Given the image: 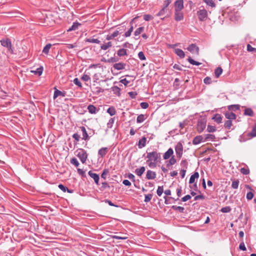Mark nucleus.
<instances>
[{
    "mask_svg": "<svg viewBox=\"0 0 256 256\" xmlns=\"http://www.w3.org/2000/svg\"><path fill=\"white\" fill-rule=\"evenodd\" d=\"M212 119L214 120L218 124L221 123L222 121V118L220 114H216Z\"/></svg>",
    "mask_w": 256,
    "mask_h": 256,
    "instance_id": "26",
    "label": "nucleus"
},
{
    "mask_svg": "<svg viewBox=\"0 0 256 256\" xmlns=\"http://www.w3.org/2000/svg\"><path fill=\"white\" fill-rule=\"evenodd\" d=\"M184 8L183 0H176L174 2V10L181 11Z\"/></svg>",
    "mask_w": 256,
    "mask_h": 256,
    "instance_id": "5",
    "label": "nucleus"
},
{
    "mask_svg": "<svg viewBox=\"0 0 256 256\" xmlns=\"http://www.w3.org/2000/svg\"><path fill=\"white\" fill-rule=\"evenodd\" d=\"M144 19L146 21H149L152 19V16L150 14H145L144 16Z\"/></svg>",
    "mask_w": 256,
    "mask_h": 256,
    "instance_id": "59",
    "label": "nucleus"
},
{
    "mask_svg": "<svg viewBox=\"0 0 256 256\" xmlns=\"http://www.w3.org/2000/svg\"><path fill=\"white\" fill-rule=\"evenodd\" d=\"M184 19V14L181 11L174 10V20L179 22Z\"/></svg>",
    "mask_w": 256,
    "mask_h": 256,
    "instance_id": "8",
    "label": "nucleus"
},
{
    "mask_svg": "<svg viewBox=\"0 0 256 256\" xmlns=\"http://www.w3.org/2000/svg\"><path fill=\"white\" fill-rule=\"evenodd\" d=\"M114 94L116 96H120V88L116 86H114L111 88Z\"/></svg>",
    "mask_w": 256,
    "mask_h": 256,
    "instance_id": "23",
    "label": "nucleus"
},
{
    "mask_svg": "<svg viewBox=\"0 0 256 256\" xmlns=\"http://www.w3.org/2000/svg\"><path fill=\"white\" fill-rule=\"evenodd\" d=\"M163 192H164L163 186H158V188L157 191H156L157 194L160 196H162Z\"/></svg>",
    "mask_w": 256,
    "mask_h": 256,
    "instance_id": "49",
    "label": "nucleus"
},
{
    "mask_svg": "<svg viewBox=\"0 0 256 256\" xmlns=\"http://www.w3.org/2000/svg\"><path fill=\"white\" fill-rule=\"evenodd\" d=\"M172 209L178 210L180 212H184V208L180 206H172Z\"/></svg>",
    "mask_w": 256,
    "mask_h": 256,
    "instance_id": "42",
    "label": "nucleus"
},
{
    "mask_svg": "<svg viewBox=\"0 0 256 256\" xmlns=\"http://www.w3.org/2000/svg\"><path fill=\"white\" fill-rule=\"evenodd\" d=\"M108 148H102L99 150L98 152V155L102 157L104 156L107 152Z\"/></svg>",
    "mask_w": 256,
    "mask_h": 256,
    "instance_id": "29",
    "label": "nucleus"
},
{
    "mask_svg": "<svg viewBox=\"0 0 256 256\" xmlns=\"http://www.w3.org/2000/svg\"><path fill=\"white\" fill-rule=\"evenodd\" d=\"M188 62L192 64L194 66H200L202 64L200 62H196L193 59H192L190 57H189L188 59Z\"/></svg>",
    "mask_w": 256,
    "mask_h": 256,
    "instance_id": "36",
    "label": "nucleus"
},
{
    "mask_svg": "<svg viewBox=\"0 0 256 256\" xmlns=\"http://www.w3.org/2000/svg\"><path fill=\"white\" fill-rule=\"evenodd\" d=\"M174 150L172 148H170L164 154L163 158L164 160H168L173 156Z\"/></svg>",
    "mask_w": 256,
    "mask_h": 256,
    "instance_id": "9",
    "label": "nucleus"
},
{
    "mask_svg": "<svg viewBox=\"0 0 256 256\" xmlns=\"http://www.w3.org/2000/svg\"><path fill=\"white\" fill-rule=\"evenodd\" d=\"M88 112L92 114H96V108L94 105H89L88 107Z\"/></svg>",
    "mask_w": 256,
    "mask_h": 256,
    "instance_id": "31",
    "label": "nucleus"
},
{
    "mask_svg": "<svg viewBox=\"0 0 256 256\" xmlns=\"http://www.w3.org/2000/svg\"><path fill=\"white\" fill-rule=\"evenodd\" d=\"M204 83L206 84H210L212 82L211 78L210 77H206L204 80Z\"/></svg>",
    "mask_w": 256,
    "mask_h": 256,
    "instance_id": "62",
    "label": "nucleus"
},
{
    "mask_svg": "<svg viewBox=\"0 0 256 256\" xmlns=\"http://www.w3.org/2000/svg\"><path fill=\"white\" fill-rule=\"evenodd\" d=\"M202 142H204V136H196L192 140V144L194 145L198 144Z\"/></svg>",
    "mask_w": 256,
    "mask_h": 256,
    "instance_id": "10",
    "label": "nucleus"
},
{
    "mask_svg": "<svg viewBox=\"0 0 256 256\" xmlns=\"http://www.w3.org/2000/svg\"><path fill=\"white\" fill-rule=\"evenodd\" d=\"M226 118L228 120H234L236 118V115L232 112H226L225 113Z\"/></svg>",
    "mask_w": 256,
    "mask_h": 256,
    "instance_id": "18",
    "label": "nucleus"
},
{
    "mask_svg": "<svg viewBox=\"0 0 256 256\" xmlns=\"http://www.w3.org/2000/svg\"><path fill=\"white\" fill-rule=\"evenodd\" d=\"M166 10L167 8L164 6L163 8L158 13L156 16H162L165 14Z\"/></svg>",
    "mask_w": 256,
    "mask_h": 256,
    "instance_id": "45",
    "label": "nucleus"
},
{
    "mask_svg": "<svg viewBox=\"0 0 256 256\" xmlns=\"http://www.w3.org/2000/svg\"><path fill=\"white\" fill-rule=\"evenodd\" d=\"M112 46V42H110L101 45L100 48L102 50H106Z\"/></svg>",
    "mask_w": 256,
    "mask_h": 256,
    "instance_id": "25",
    "label": "nucleus"
},
{
    "mask_svg": "<svg viewBox=\"0 0 256 256\" xmlns=\"http://www.w3.org/2000/svg\"><path fill=\"white\" fill-rule=\"evenodd\" d=\"M244 114L249 116H252L253 115V111L250 108H247L244 110Z\"/></svg>",
    "mask_w": 256,
    "mask_h": 256,
    "instance_id": "44",
    "label": "nucleus"
},
{
    "mask_svg": "<svg viewBox=\"0 0 256 256\" xmlns=\"http://www.w3.org/2000/svg\"><path fill=\"white\" fill-rule=\"evenodd\" d=\"M252 137L256 136V124L252 128V132L249 134Z\"/></svg>",
    "mask_w": 256,
    "mask_h": 256,
    "instance_id": "52",
    "label": "nucleus"
},
{
    "mask_svg": "<svg viewBox=\"0 0 256 256\" xmlns=\"http://www.w3.org/2000/svg\"><path fill=\"white\" fill-rule=\"evenodd\" d=\"M176 162V160L174 156L170 158V160L168 162L166 166L168 167L170 166L174 165Z\"/></svg>",
    "mask_w": 256,
    "mask_h": 256,
    "instance_id": "28",
    "label": "nucleus"
},
{
    "mask_svg": "<svg viewBox=\"0 0 256 256\" xmlns=\"http://www.w3.org/2000/svg\"><path fill=\"white\" fill-rule=\"evenodd\" d=\"M187 50L192 54H198L199 48L195 44H190Z\"/></svg>",
    "mask_w": 256,
    "mask_h": 256,
    "instance_id": "6",
    "label": "nucleus"
},
{
    "mask_svg": "<svg viewBox=\"0 0 256 256\" xmlns=\"http://www.w3.org/2000/svg\"><path fill=\"white\" fill-rule=\"evenodd\" d=\"M203 1L206 4L207 6L212 8H215L216 4L213 0H203Z\"/></svg>",
    "mask_w": 256,
    "mask_h": 256,
    "instance_id": "32",
    "label": "nucleus"
},
{
    "mask_svg": "<svg viewBox=\"0 0 256 256\" xmlns=\"http://www.w3.org/2000/svg\"><path fill=\"white\" fill-rule=\"evenodd\" d=\"M65 94L64 92L57 90L55 88V90L54 94V99H56L58 96H64Z\"/></svg>",
    "mask_w": 256,
    "mask_h": 256,
    "instance_id": "19",
    "label": "nucleus"
},
{
    "mask_svg": "<svg viewBox=\"0 0 256 256\" xmlns=\"http://www.w3.org/2000/svg\"><path fill=\"white\" fill-rule=\"evenodd\" d=\"M128 94L132 98H134L137 95V93L136 92H128Z\"/></svg>",
    "mask_w": 256,
    "mask_h": 256,
    "instance_id": "58",
    "label": "nucleus"
},
{
    "mask_svg": "<svg viewBox=\"0 0 256 256\" xmlns=\"http://www.w3.org/2000/svg\"><path fill=\"white\" fill-rule=\"evenodd\" d=\"M107 112L112 116L116 114V110L114 107H110L107 110Z\"/></svg>",
    "mask_w": 256,
    "mask_h": 256,
    "instance_id": "41",
    "label": "nucleus"
},
{
    "mask_svg": "<svg viewBox=\"0 0 256 256\" xmlns=\"http://www.w3.org/2000/svg\"><path fill=\"white\" fill-rule=\"evenodd\" d=\"M146 119L144 115L141 114L139 115L136 118V122L138 123L142 122Z\"/></svg>",
    "mask_w": 256,
    "mask_h": 256,
    "instance_id": "37",
    "label": "nucleus"
},
{
    "mask_svg": "<svg viewBox=\"0 0 256 256\" xmlns=\"http://www.w3.org/2000/svg\"><path fill=\"white\" fill-rule=\"evenodd\" d=\"M216 137L214 135L212 134H206L204 136V142H206L209 140H214Z\"/></svg>",
    "mask_w": 256,
    "mask_h": 256,
    "instance_id": "16",
    "label": "nucleus"
},
{
    "mask_svg": "<svg viewBox=\"0 0 256 256\" xmlns=\"http://www.w3.org/2000/svg\"><path fill=\"white\" fill-rule=\"evenodd\" d=\"M86 42L90 43L100 44V42L97 38H89L86 40Z\"/></svg>",
    "mask_w": 256,
    "mask_h": 256,
    "instance_id": "34",
    "label": "nucleus"
},
{
    "mask_svg": "<svg viewBox=\"0 0 256 256\" xmlns=\"http://www.w3.org/2000/svg\"><path fill=\"white\" fill-rule=\"evenodd\" d=\"M0 42L3 46L7 48L9 50L12 52V44L10 40H1Z\"/></svg>",
    "mask_w": 256,
    "mask_h": 256,
    "instance_id": "7",
    "label": "nucleus"
},
{
    "mask_svg": "<svg viewBox=\"0 0 256 256\" xmlns=\"http://www.w3.org/2000/svg\"><path fill=\"white\" fill-rule=\"evenodd\" d=\"M240 171L242 174H245V175H246V174H248L249 172H250V171H249L248 169L246 168H241Z\"/></svg>",
    "mask_w": 256,
    "mask_h": 256,
    "instance_id": "56",
    "label": "nucleus"
},
{
    "mask_svg": "<svg viewBox=\"0 0 256 256\" xmlns=\"http://www.w3.org/2000/svg\"><path fill=\"white\" fill-rule=\"evenodd\" d=\"M81 79L83 81L88 82V81L90 79V76L88 74H86L85 73H84L83 74V75L82 76L81 78Z\"/></svg>",
    "mask_w": 256,
    "mask_h": 256,
    "instance_id": "48",
    "label": "nucleus"
},
{
    "mask_svg": "<svg viewBox=\"0 0 256 256\" xmlns=\"http://www.w3.org/2000/svg\"><path fill=\"white\" fill-rule=\"evenodd\" d=\"M184 147L181 142L177 143L175 146V152L177 157L180 159L183 154Z\"/></svg>",
    "mask_w": 256,
    "mask_h": 256,
    "instance_id": "4",
    "label": "nucleus"
},
{
    "mask_svg": "<svg viewBox=\"0 0 256 256\" xmlns=\"http://www.w3.org/2000/svg\"><path fill=\"white\" fill-rule=\"evenodd\" d=\"M88 174L94 180V182L97 184H98L100 178L98 174L96 173H94L92 171H89Z\"/></svg>",
    "mask_w": 256,
    "mask_h": 256,
    "instance_id": "11",
    "label": "nucleus"
},
{
    "mask_svg": "<svg viewBox=\"0 0 256 256\" xmlns=\"http://www.w3.org/2000/svg\"><path fill=\"white\" fill-rule=\"evenodd\" d=\"M174 52L180 58H183L185 56V54L184 51L180 48H176L174 50Z\"/></svg>",
    "mask_w": 256,
    "mask_h": 256,
    "instance_id": "17",
    "label": "nucleus"
},
{
    "mask_svg": "<svg viewBox=\"0 0 256 256\" xmlns=\"http://www.w3.org/2000/svg\"><path fill=\"white\" fill-rule=\"evenodd\" d=\"M117 54L119 56H122L127 55V50L121 48L118 50Z\"/></svg>",
    "mask_w": 256,
    "mask_h": 256,
    "instance_id": "27",
    "label": "nucleus"
},
{
    "mask_svg": "<svg viewBox=\"0 0 256 256\" xmlns=\"http://www.w3.org/2000/svg\"><path fill=\"white\" fill-rule=\"evenodd\" d=\"M222 72V69L220 67L217 68L214 70V74L218 78Z\"/></svg>",
    "mask_w": 256,
    "mask_h": 256,
    "instance_id": "30",
    "label": "nucleus"
},
{
    "mask_svg": "<svg viewBox=\"0 0 256 256\" xmlns=\"http://www.w3.org/2000/svg\"><path fill=\"white\" fill-rule=\"evenodd\" d=\"M73 82H74V83L76 85L78 86L79 88L82 87V83L80 82V80H78V78H74Z\"/></svg>",
    "mask_w": 256,
    "mask_h": 256,
    "instance_id": "50",
    "label": "nucleus"
},
{
    "mask_svg": "<svg viewBox=\"0 0 256 256\" xmlns=\"http://www.w3.org/2000/svg\"><path fill=\"white\" fill-rule=\"evenodd\" d=\"M230 211V208L228 206L223 208L221 210V212H228Z\"/></svg>",
    "mask_w": 256,
    "mask_h": 256,
    "instance_id": "61",
    "label": "nucleus"
},
{
    "mask_svg": "<svg viewBox=\"0 0 256 256\" xmlns=\"http://www.w3.org/2000/svg\"><path fill=\"white\" fill-rule=\"evenodd\" d=\"M133 30H134V27L132 25L130 26V28L128 29V30L124 33V36L126 38L130 36Z\"/></svg>",
    "mask_w": 256,
    "mask_h": 256,
    "instance_id": "39",
    "label": "nucleus"
},
{
    "mask_svg": "<svg viewBox=\"0 0 256 256\" xmlns=\"http://www.w3.org/2000/svg\"><path fill=\"white\" fill-rule=\"evenodd\" d=\"M216 129L214 126L208 125L207 126L206 130L209 132H214L216 131Z\"/></svg>",
    "mask_w": 256,
    "mask_h": 256,
    "instance_id": "43",
    "label": "nucleus"
},
{
    "mask_svg": "<svg viewBox=\"0 0 256 256\" xmlns=\"http://www.w3.org/2000/svg\"><path fill=\"white\" fill-rule=\"evenodd\" d=\"M128 178L132 182H135V176L132 174H128Z\"/></svg>",
    "mask_w": 256,
    "mask_h": 256,
    "instance_id": "63",
    "label": "nucleus"
},
{
    "mask_svg": "<svg viewBox=\"0 0 256 256\" xmlns=\"http://www.w3.org/2000/svg\"><path fill=\"white\" fill-rule=\"evenodd\" d=\"M72 138L77 142H78L80 140V135L77 134V133H75L74 134H73L72 135Z\"/></svg>",
    "mask_w": 256,
    "mask_h": 256,
    "instance_id": "64",
    "label": "nucleus"
},
{
    "mask_svg": "<svg viewBox=\"0 0 256 256\" xmlns=\"http://www.w3.org/2000/svg\"><path fill=\"white\" fill-rule=\"evenodd\" d=\"M146 169L144 166H141L139 168H136L135 170V173L138 176H141L144 172Z\"/></svg>",
    "mask_w": 256,
    "mask_h": 256,
    "instance_id": "22",
    "label": "nucleus"
},
{
    "mask_svg": "<svg viewBox=\"0 0 256 256\" xmlns=\"http://www.w3.org/2000/svg\"><path fill=\"white\" fill-rule=\"evenodd\" d=\"M232 126V120H228L224 123V127L227 129H230Z\"/></svg>",
    "mask_w": 256,
    "mask_h": 256,
    "instance_id": "47",
    "label": "nucleus"
},
{
    "mask_svg": "<svg viewBox=\"0 0 256 256\" xmlns=\"http://www.w3.org/2000/svg\"><path fill=\"white\" fill-rule=\"evenodd\" d=\"M120 32L118 30H116L112 34H108L106 36V40H112L114 38L116 37Z\"/></svg>",
    "mask_w": 256,
    "mask_h": 256,
    "instance_id": "15",
    "label": "nucleus"
},
{
    "mask_svg": "<svg viewBox=\"0 0 256 256\" xmlns=\"http://www.w3.org/2000/svg\"><path fill=\"white\" fill-rule=\"evenodd\" d=\"M146 158H148L146 162L150 168H154L156 167V164L160 160V154L156 151L152 152H147Z\"/></svg>",
    "mask_w": 256,
    "mask_h": 256,
    "instance_id": "1",
    "label": "nucleus"
},
{
    "mask_svg": "<svg viewBox=\"0 0 256 256\" xmlns=\"http://www.w3.org/2000/svg\"><path fill=\"white\" fill-rule=\"evenodd\" d=\"M238 184H239V181L238 180L233 181L232 182V188H233L234 189H236L238 188Z\"/></svg>",
    "mask_w": 256,
    "mask_h": 256,
    "instance_id": "51",
    "label": "nucleus"
},
{
    "mask_svg": "<svg viewBox=\"0 0 256 256\" xmlns=\"http://www.w3.org/2000/svg\"><path fill=\"white\" fill-rule=\"evenodd\" d=\"M114 68L116 70H124L126 67V64L123 62L116 63L113 66Z\"/></svg>",
    "mask_w": 256,
    "mask_h": 256,
    "instance_id": "14",
    "label": "nucleus"
},
{
    "mask_svg": "<svg viewBox=\"0 0 256 256\" xmlns=\"http://www.w3.org/2000/svg\"><path fill=\"white\" fill-rule=\"evenodd\" d=\"M77 156L80 159L82 164H84L88 158V154L85 150L79 149L77 151Z\"/></svg>",
    "mask_w": 256,
    "mask_h": 256,
    "instance_id": "3",
    "label": "nucleus"
},
{
    "mask_svg": "<svg viewBox=\"0 0 256 256\" xmlns=\"http://www.w3.org/2000/svg\"><path fill=\"white\" fill-rule=\"evenodd\" d=\"M198 18L200 22L206 20L208 16V12L204 6H201L196 12Z\"/></svg>",
    "mask_w": 256,
    "mask_h": 256,
    "instance_id": "2",
    "label": "nucleus"
},
{
    "mask_svg": "<svg viewBox=\"0 0 256 256\" xmlns=\"http://www.w3.org/2000/svg\"><path fill=\"white\" fill-rule=\"evenodd\" d=\"M240 106L238 104H234L228 106V110H239Z\"/></svg>",
    "mask_w": 256,
    "mask_h": 256,
    "instance_id": "40",
    "label": "nucleus"
},
{
    "mask_svg": "<svg viewBox=\"0 0 256 256\" xmlns=\"http://www.w3.org/2000/svg\"><path fill=\"white\" fill-rule=\"evenodd\" d=\"M114 118H111L109 120L107 124V126H108V128H112V125H113L114 122Z\"/></svg>",
    "mask_w": 256,
    "mask_h": 256,
    "instance_id": "55",
    "label": "nucleus"
},
{
    "mask_svg": "<svg viewBox=\"0 0 256 256\" xmlns=\"http://www.w3.org/2000/svg\"><path fill=\"white\" fill-rule=\"evenodd\" d=\"M80 24L78 22H74L72 24V25L68 29V32H70L72 30H75L76 29L78 28V27L79 26H80Z\"/></svg>",
    "mask_w": 256,
    "mask_h": 256,
    "instance_id": "24",
    "label": "nucleus"
},
{
    "mask_svg": "<svg viewBox=\"0 0 256 256\" xmlns=\"http://www.w3.org/2000/svg\"><path fill=\"white\" fill-rule=\"evenodd\" d=\"M152 196L151 194L146 195L145 198H144V202H149L150 200L152 199Z\"/></svg>",
    "mask_w": 256,
    "mask_h": 256,
    "instance_id": "57",
    "label": "nucleus"
},
{
    "mask_svg": "<svg viewBox=\"0 0 256 256\" xmlns=\"http://www.w3.org/2000/svg\"><path fill=\"white\" fill-rule=\"evenodd\" d=\"M80 129L82 132V139L84 140H87L89 139L90 137L87 133L86 128L84 126H80Z\"/></svg>",
    "mask_w": 256,
    "mask_h": 256,
    "instance_id": "13",
    "label": "nucleus"
},
{
    "mask_svg": "<svg viewBox=\"0 0 256 256\" xmlns=\"http://www.w3.org/2000/svg\"><path fill=\"white\" fill-rule=\"evenodd\" d=\"M138 58L142 60H144L146 59L144 53L142 52H140L138 54Z\"/></svg>",
    "mask_w": 256,
    "mask_h": 256,
    "instance_id": "53",
    "label": "nucleus"
},
{
    "mask_svg": "<svg viewBox=\"0 0 256 256\" xmlns=\"http://www.w3.org/2000/svg\"><path fill=\"white\" fill-rule=\"evenodd\" d=\"M43 71V68L40 66L36 70H32L31 72L34 73V74H37L38 76H40Z\"/></svg>",
    "mask_w": 256,
    "mask_h": 256,
    "instance_id": "35",
    "label": "nucleus"
},
{
    "mask_svg": "<svg viewBox=\"0 0 256 256\" xmlns=\"http://www.w3.org/2000/svg\"><path fill=\"white\" fill-rule=\"evenodd\" d=\"M146 139L145 137H142L141 139L139 140L138 142V147L141 148H144L146 145Z\"/></svg>",
    "mask_w": 256,
    "mask_h": 256,
    "instance_id": "21",
    "label": "nucleus"
},
{
    "mask_svg": "<svg viewBox=\"0 0 256 256\" xmlns=\"http://www.w3.org/2000/svg\"><path fill=\"white\" fill-rule=\"evenodd\" d=\"M52 46V44H46V46L44 47L42 52H44L45 54H48L49 52L50 49V48Z\"/></svg>",
    "mask_w": 256,
    "mask_h": 256,
    "instance_id": "38",
    "label": "nucleus"
},
{
    "mask_svg": "<svg viewBox=\"0 0 256 256\" xmlns=\"http://www.w3.org/2000/svg\"><path fill=\"white\" fill-rule=\"evenodd\" d=\"M144 30V26H141L138 28L134 32V34L135 36H139Z\"/></svg>",
    "mask_w": 256,
    "mask_h": 256,
    "instance_id": "33",
    "label": "nucleus"
},
{
    "mask_svg": "<svg viewBox=\"0 0 256 256\" xmlns=\"http://www.w3.org/2000/svg\"><path fill=\"white\" fill-rule=\"evenodd\" d=\"M70 163L76 167L79 166V162L77 159L75 158H73L70 160Z\"/></svg>",
    "mask_w": 256,
    "mask_h": 256,
    "instance_id": "46",
    "label": "nucleus"
},
{
    "mask_svg": "<svg viewBox=\"0 0 256 256\" xmlns=\"http://www.w3.org/2000/svg\"><path fill=\"white\" fill-rule=\"evenodd\" d=\"M58 187L60 190H62L64 192H66V190H68V188L66 187L62 184H60L58 186Z\"/></svg>",
    "mask_w": 256,
    "mask_h": 256,
    "instance_id": "60",
    "label": "nucleus"
},
{
    "mask_svg": "<svg viewBox=\"0 0 256 256\" xmlns=\"http://www.w3.org/2000/svg\"><path fill=\"white\" fill-rule=\"evenodd\" d=\"M199 177V174L198 172H195L193 174H192L190 178L189 183L193 184L196 178H198Z\"/></svg>",
    "mask_w": 256,
    "mask_h": 256,
    "instance_id": "20",
    "label": "nucleus"
},
{
    "mask_svg": "<svg viewBox=\"0 0 256 256\" xmlns=\"http://www.w3.org/2000/svg\"><path fill=\"white\" fill-rule=\"evenodd\" d=\"M108 169H104L103 170L102 173V175H101L102 178L104 180L106 179V176L108 175Z\"/></svg>",
    "mask_w": 256,
    "mask_h": 256,
    "instance_id": "54",
    "label": "nucleus"
},
{
    "mask_svg": "<svg viewBox=\"0 0 256 256\" xmlns=\"http://www.w3.org/2000/svg\"><path fill=\"white\" fill-rule=\"evenodd\" d=\"M146 178L148 180H154L156 178L155 172L148 170L146 172Z\"/></svg>",
    "mask_w": 256,
    "mask_h": 256,
    "instance_id": "12",
    "label": "nucleus"
}]
</instances>
